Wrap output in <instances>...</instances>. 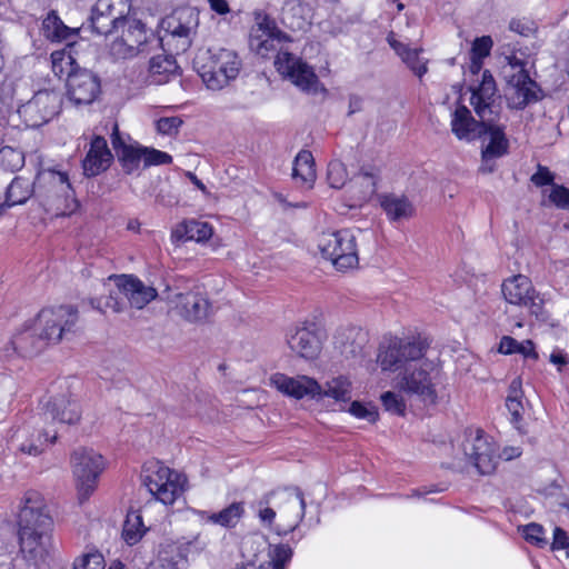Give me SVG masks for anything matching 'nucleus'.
<instances>
[{"instance_id": "obj_59", "label": "nucleus", "mask_w": 569, "mask_h": 569, "mask_svg": "<svg viewBox=\"0 0 569 569\" xmlns=\"http://www.w3.org/2000/svg\"><path fill=\"white\" fill-rule=\"evenodd\" d=\"M549 201L559 209L569 210V189L563 186L553 184L549 194Z\"/></svg>"}, {"instance_id": "obj_15", "label": "nucleus", "mask_w": 569, "mask_h": 569, "mask_svg": "<svg viewBox=\"0 0 569 569\" xmlns=\"http://www.w3.org/2000/svg\"><path fill=\"white\" fill-rule=\"evenodd\" d=\"M506 77L505 98L510 109L523 110L542 99L540 86L530 78L527 70L512 72Z\"/></svg>"}, {"instance_id": "obj_35", "label": "nucleus", "mask_w": 569, "mask_h": 569, "mask_svg": "<svg viewBox=\"0 0 569 569\" xmlns=\"http://www.w3.org/2000/svg\"><path fill=\"white\" fill-rule=\"evenodd\" d=\"M41 32L51 42L68 41L76 36V30L67 27L54 11L43 19Z\"/></svg>"}, {"instance_id": "obj_5", "label": "nucleus", "mask_w": 569, "mask_h": 569, "mask_svg": "<svg viewBox=\"0 0 569 569\" xmlns=\"http://www.w3.org/2000/svg\"><path fill=\"white\" fill-rule=\"evenodd\" d=\"M143 483L156 500L171 506L184 492L187 477L160 461H150L144 467Z\"/></svg>"}, {"instance_id": "obj_21", "label": "nucleus", "mask_w": 569, "mask_h": 569, "mask_svg": "<svg viewBox=\"0 0 569 569\" xmlns=\"http://www.w3.org/2000/svg\"><path fill=\"white\" fill-rule=\"evenodd\" d=\"M280 518L283 520V533L292 532L302 521L306 501L299 488H287L277 492Z\"/></svg>"}, {"instance_id": "obj_53", "label": "nucleus", "mask_w": 569, "mask_h": 569, "mask_svg": "<svg viewBox=\"0 0 569 569\" xmlns=\"http://www.w3.org/2000/svg\"><path fill=\"white\" fill-rule=\"evenodd\" d=\"M523 538L527 542L543 547L547 545V540L545 538V529L541 525H538L536 522H531L529 525H526L522 528Z\"/></svg>"}, {"instance_id": "obj_48", "label": "nucleus", "mask_w": 569, "mask_h": 569, "mask_svg": "<svg viewBox=\"0 0 569 569\" xmlns=\"http://www.w3.org/2000/svg\"><path fill=\"white\" fill-rule=\"evenodd\" d=\"M380 401L386 411L399 417L406 415L407 405L402 395L395 391H386L381 393Z\"/></svg>"}, {"instance_id": "obj_19", "label": "nucleus", "mask_w": 569, "mask_h": 569, "mask_svg": "<svg viewBox=\"0 0 569 569\" xmlns=\"http://www.w3.org/2000/svg\"><path fill=\"white\" fill-rule=\"evenodd\" d=\"M100 93V80L89 70L79 69L69 74L67 94L74 106L91 104Z\"/></svg>"}, {"instance_id": "obj_62", "label": "nucleus", "mask_w": 569, "mask_h": 569, "mask_svg": "<svg viewBox=\"0 0 569 569\" xmlns=\"http://www.w3.org/2000/svg\"><path fill=\"white\" fill-rule=\"evenodd\" d=\"M519 341L510 336H503L500 340L498 351L502 355H515Z\"/></svg>"}, {"instance_id": "obj_39", "label": "nucleus", "mask_w": 569, "mask_h": 569, "mask_svg": "<svg viewBox=\"0 0 569 569\" xmlns=\"http://www.w3.org/2000/svg\"><path fill=\"white\" fill-rule=\"evenodd\" d=\"M292 558V549L287 545H278L270 552V560L257 566L253 562L237 566L234 569H286Z\"/></svg>"}, {"instance_id": "obj_64", "label": "nucleus", "mask_w": 569, "mask_h": 569, "mask_svg": "<svg viewBox=\"0 0 569 569\" xmlns=\"http://www.w3.org/2000/svg\"><path fill=\"white\" fill-rule=\"evenodd\" d=\"M522 453V449L518 446H508L502 449L500 453H498V461L500 459L510 461L512 459H516L520 457Z\"/></svg>"}, {"instance_id": "obj_1", "label": "nucleus", "mask_w": 569, "mask_h": 569, "mask_svg": "<svg viewBox=\"0 0 569 569\" xmlns=\"http://www.w3.org/2000/svg\"><path fill=\"white\" fill-rule=\"evenodd\" d=\"M428 342L420 337H392L379 348L377 362L382 371H397L399 391L416 397L428 406L439 400L438 386L442 382L440 366L423 359Z\"/></svg>"}, {"instance_id": "obj_6", "label": "nucleus", "mask_w": 569, "mask_h": 569, "mask_svg": "<svg viewBox=\"0 0 569 569\" xmlns=\"http://www.w3.org/2000/svg\"><path fill=\"white\" fill-rule=\"evenodd\" d=\"M78 321L79 312L73 306L48 307L37 315L34 330L46 345H56L76 331Z\"/></svg>"}, {"instance_id": "obj_14", "label": "nucleus", "mask_w": 569, "mask_h": 569, "mask_svg": "<svg viewBox=\"0 0 569 569\" xmlns=\"http://www.w3.org/2000/svg\"><path fill=\"white\" fill-rule=\"evenodd\" d=\"M277 71L290 80L301 91L316 93L320 82L312 67L287 51H280L274 60Z\"/></svg>"}, {"instance_id": "obj_42", "label": "nucleus", "mask_w": 569, "mask_h": 569, "mask_svg": "<svg viewBox=\"0 0 569 569\" xmlns=\"http://www.w3.org/2000/svg\"><path fill=\"white\" fill-rule=\"evenodd\" d=\"M50 58L52 71L59 78L66 76L68 79L69 74H73L78 70L74 68L76 59L72 56V43H68L61 50L53 51Z\"/></svg>"}, {"instance_id": "obj_13", "label": "nucleus", "mask_w": 569, "mask_h": 569, "mask_svg": "<svg viewBox=\"0 0 569 569\" xmlns=\"http://www.w3.org/2000/svg\"><path fill=\"white\" fill-rule=\"evenodd\" d=\"M500 289L507 303L527 308L536 316L540 313L543 300L529 277L521 273L510 276L502 281Z\"/></svg>"}, {"instance_id": "obj_60", "label": "nucleus", "mask_w": 569, "mask_h": 569, "mask_svg": "<svg viewBox=\"0 0 569 569\" xmlns=\"http://www.w3.org/2000/svg\"><path fill=\"white\" fill-rule=\"evenodd\" d=\"M553 180L555 174L547 167L541 164L538 166L537 171L531 176V182L536 187L552 184Z\"/></svg>"}, {"instance_id": "obj_7", "label": "nucleus", "mask_w": 569, "mask_h": 569, "mask_svg": "<svg viewBox=\"0 0 569 569\" xmlns=\"http://www.w3.org/2000/svg\"><path fill=\"white\" fill-rule=\"evenodd\" d=\"M317 242L321 256L331 261L338 271H347L358 267L359 257L356 237L350 230L322 232Z\"/></svg>"}, {"instance_id": "obj_61", "label": "nucleus", "mask_w": 569, "mask_h": 569, "mask_svg": "<svg viewBox=\"0 0 569 569\" xmlns=\"http://www.w3.org/2000/svg\"><path fill=\"white\" fill-rule=\"evenodd\" d=\"M568 546H569V537H568L567 532L563 529L556 527L553 530V541L551 545L552 550L565 549Z\"/></svg>"}, {"instance_id": "obj_2", "label": "nucleus", "mask_w": 569, "mask_h": 569, "mask_svg": "<svg viewBox=\"0 0 569 569\" xmlns=\"http://www.w3.org/2000/svg\"><path fill=\"white\" fill-rule=\"evenodd\" d=\"M53 521L44 511L43 501L36 491L23 496L19 513L20 552L29 566L41 567L52 551Z\"/></svg>"}, {"instance_id": "obj_36", "label": "nucleus", "mask_w": 569, "mask_h": 569, "mask_svg": "<svg viewBox=\"0 0 569 569\" xmlns=\"http://www.w3.org/2000/svg\"><path fill=\"white\" fill-rule=\"evenodd\" d=\"M523 391L522 381L520 378H515L508 388V395L506 399V407L511 416L510 421L517 430L521 431L520 422L525 412L523 403Z\"/></svg>"}, {"instance_id": "obj_47", "label": "nucleus", "mask_w": 569, "mask_h": 569, "mask_svg": "<svg viewBox=\"0 0 569 569\" xmlns=\"http://www.w3.org/2000/svg\"><path fill=\"white\" fill-rule=\"evenodd\" d=\"M48 181L57 189V192L66 199L73 197V189L69 176L64 171L48 169L43 172Z\"/></svg>"}, {"instance_id": "obj_8", "label": "nucleus", "mask_w": 569, "mask_h": 569, "mask_svg": "<svg viewBox=\"0 0 569 569\" xmlns=\"http://www.w3.org/2000/svg\"><path fill=\"white\" fill-rule=\"evenodd\" d=\"M71 467L78 499L84 502L98 488L99 478L106 469V460L93 449L79 448L71 455Z\"/></svg>"}, {"instance_id": "obj_58", "label": "nucleus", "mask_w": 569, "mask_h": 569, "mask_svg": "<svg viewBox=\"0 0 569 569\" xmlns=\"http://www.w3.org/2000/svg\"><path fill=\"white\" fill-rule=\"evenodd\" d=\"M183 121L180 117H163L157 120V131L161 134L173 136L177 134Z\"/></svg>"}, {"instance_id": "obj_17", "label": "nucleus", "mask_w": 569, "mask_h": 569, "mask_svg": "<svg viewBox=\"0 0 569 569\" xmlns=\"http://www.w3.org/2000/svg\"><path fill=\"white\" fill-rule=\"evenodd\" d=\"M269 386L296 400L303 398L316 400V392L320 390L319 381L312 377L306 375L291 377L282 372L272 373L269 377Z\"/></svg>"}, {"instance_id": "obj_33", "label": "nucleus", "mask_w": 569, "mask_h": 569, "mask_svg": "<svg viewBox=\"0 0 569 569\" xmlns=\"http://www.w3.org/2000/svg\"><path fill=\"white\" fill-rule=\"evenodd\" d=\"M30 181L23 177H16L6 190L4 201L0 202V216L6 209L24 203L32 194Z\"/></svg>"}, {"instance_id": "obj_49", "label": "nucleus", "mask_w": 569, "mask_h": 569, "mask_svg": "<svg viewBox=\"0 0 569 569\" xmlns=\"http://www.w3.org/2000/svg\"><path fill=\"white\" fill-rule=\"evenodd\" d=\"M327 180L331 188L340 189L348 181V171L340 160H332L328 164Z\"/></svg>"}, {"instance_id": "obj_4", "label": "nucleus", "mask_w": 569, "mask_h": 569, "mask_svg": "<svg viewBox=\"0 0 569 569\" xmlns=\"http://www.w3.org/2000/svg\"><path fill=\"white\" fill-rule=\"evenodd\" d=\"M198 73L208 89L220 90L234 80L241 69L238 54L229 49L207 50L196 60Z\"/></svg>"}, {"instance_id": "obj_45", "label": "nucleus", "mask_w": 569, "mask_h": 569, "mask_svg": "<svg viewBox=\"0 0 569 569\" xmlns=\"http://www.w3.org/2000/svg\"><path fill=\"white\" fill-rule=\"evenodd\" d=\"M100 8L116 21L118 26H121L128 18L131 11V0H98Z\"/></svg>"}, {"instance_id": "obj_57", "label": "nucleus", "mask_w": 569, "mask_h": 569, "mask_svg": "<svg viewBox=\"0 0 569 569\" xmlns=\"http://www.w3.org/2000/svg\"><path fill=\"white\" fill-rule=\"evenodd\" d=\"M509 30L525 38L535 36L537 31V24L535 21L521 18L512 19L509 23Z\"/></svg>"}, {"instance_id": "obj_3", "label": "nucleus", "mask_w": 569, "mask_h": 569, "mask_svg": "<svg viewBox=\"0 0 569 569\" xmlns=\"http://www.w3.org/2000/svg\"><path fill=\"white\" fill-rule=\"evenodd\" d=\"M470 89V104L479 117L476 120L466 106H458L450 114L452 134L465 142H473L483 137L488 121H495L498 112L495 110L497 93L496 81L490 71H485L482 80Z\"/></svg>"}, {"instance_id": "obj_63", "label": "nucleus", "mask_w": 569, "mask_h": 569, "mask_svg": "<svg viewBox=\"0 0 569 569\" xmlns=\"http://www.w3.org/2000/svg\"><path fill=\"white\" fill-rule=\"evenodd\" d=\"M516 353L522 355L525 358L537 359L538 353L535 350V345L531 340H525L518 343Z\"/></svg>"}, {"instance_id": "obj_11", "label": "nucleus", "mask_w": 569, "mask_h": 569, "mask_svg": "<svg viewBox=\"0 0 569 569\" xmlns=\"http://www.w3.org/2000/svg\"><path fill=\"white\" fill-rule=\"evenodd\" d=\"M467 461L473 466L480 475H491L498 466V448L490 436L482 430H471L467 433L462 443Z\"/></svg>"}, {"instance_id": "obj_43", "label": "nucleus", "mask_w": 569, "mask_h": 569, "mask_svg": "<svg viewBox=\"0 0 569 569\" xmlns=\"http://www.w3.org/2000/svg\"><path fill=\"white\" fill-rule=\"evenodd\" d=\"M186 236L187 240H193L197 242L208 241L212 234V226L206 221H198L194 219L184 221L180 228L174 231V236L181 237V233Z\"/></svg>"}, {"instance_id": "obj_51", "label": "nucleus", "mask_w": 569, "mask_h": 569, "mask_svg": "<svg viewBox=\"0 0 569 569\" xmlns=\"http://www.w3.org/2000/svg\"><path fill=\"white\" fill-rule=\"evenodd\" d=\"M139 52L133 46L129 44L122 37L118 36L110 44V54L114 59H130Z\"/></svg>"}, {"instance_id": "obj_52", "label": "nucleus", "mask_w": 569, "mask_h": 569, "mask_svg": "<svg viewBox=\"0 0 569 569\" xmlns=\"http://www.w3.org/2000/svg\"><path fill=\"white\" fill-rule=\"evenodd\" d=\"M271 496H277V492H270V493L266 495L263 497V499H261L258 502V512H257L259 521L264 527H268V528H271L273 526L276 516H277L276 511L269 507V498Z\"/></svg>"}, {"instance_id": "obj_40", "label": "nucleus", "mask_w": 569, "mask_h": 569, "mask_svg": "<svg viewBox=\"0 0 569 569\" xmlns=\"http://www.w3.org/2000/svg\"><path fill=\"white\" fill-rule=\"evenodd\" d=\"M120 37H122L129 44L140 52L143 44L147 42L146 26L136 18H128L119 26Z\"/></svg>"}, {"instance_id": "obj_31", "label": "nucleus", "mask_w": 569, "mask_h": 569, "mask_svg": "<svg viewBox=\"0 0 569 569\" xmlns=\"http://www.w3.org/2000/svg\"><path fill=\"white\" fill-rule=\"evenodd\" d=\"M387 41L416 76L421 78L428 71L426 62L419 58L420 50L411 49L397 40L395 32L388 34Z\"/></svg>"}, {"instance_id": "obj_9", "label": "nucleus", "mask_w": 569, "mask_h": 569, "mask_svg": "<svg viewBox=\"0 0 569 569\" xmlns=\"http://www.w3.org/2000/svg\"><path fill=\"white\" fill-rule=\"evenodd\" d=\"M164 299L182 319L189 322H203L213 312L207 292L199 284L169 290Z\"/></svg>"}, {"instance_id": "obj_18", "label": "nucleus", "mask_w": 569, "mask_h": 569, "mask_svg": "<svg viewBox=\"0 0 569 569\" xmlns=\"http://www.w3.org/2000/svg\"><path fill=\"white\" fill-rule=\"evenodd\" d=\"M488 142L481 149V166L479 170L482 173H491L496 169L495 161L509 152V140L505 132V127L493 121H488L485 134Z\"/></svg>"}, {"instance_id": "obj_25", "label": "nucleus", "mask_w": 569, "mask_h": 569, "mask_svg": "<svg viewBox=\"0 0 569 569\" xmlns=\"http://www.w3.org/2000/svg\"><path fill=\"white\" fill-rule=\"evenodd\" d=\"M111 143L123 171L128 174L138 173L140 171L141 163H143L142 147L124 143L117 123H114L111 133Z\"/></svg>"}, {"instance_id": "obj_41", "label": "nucleus", "mask_w": 569, "mask_h": 569, "mask_svg": "<svg viewBox=\"0 0 569 569\" xmlns=\"http://www.w3.org/2000/svg\"><path fill=\"white\" fill-rule=\"evenodd\" d=\"M56 441L57 431L50 432L43 430L22 441L19 445L18 450L24 455L37 457L41 455L49 445H53Z\"/></svg>"}, {"instance_id": "obj_22", "label": "nucleus", "mask_w": 569, "mask_h": 569, "mask_svg": "<svg viewBox=\"0 0 569 569\" xmlns=\"http://www.w3.org/2000/svg\"><path fill=\"white\" fill-rule=\"evenodd\" d=\"M81 407L71 395L52 397L44 406L43 417L46 421H56L66 425H76L81 419Z\"/></svg>"}, {"instance_id": "obj_30", "label": "nucleus", "mask_w": 569, "mask_h": 569, "mask_svg": "<svg viewBox=\"0 0 569 569\" xmlns=\"http://www.w3.org/2000/svg\"><path fill=\"white\" fill-rule=\"evenodd\" d=\"M10 342L13 351L21 357L37 355L46 343L34 330V320L31 323H26L21 330L16 332Z\"/></svg>"}, {"instance_id": "obj_54", "label": "nucleus", "mask_w": 569, "mask_h": 569, "mask_svg": "<svg viewBox=\"0 0 569 569\" xmlns=\"http://www.w3.org/2000/svg\"><path fill=\"white\" fill-rule=\"evenodd\" d=\"M142 151L144 168L151 166L168 164L172 161V157L167 152L147 147H142Z\"/></svg>"}, {"instance_id": "obj_12", "label": "nucleus", "mask_w": 569, "mask_h": 569, "mask_svg": "<svg viewBox=\"0 0 569 569\" xmlns=\"http://www.w3.org/2000/svg\"><path fill=\"white\" fill-rule=\"evenodd\" d=\"M61 108V96L54 90H40L18 109L27 127L39 128L54 118Z\"/></svg>"}, {"instance_id": "obj_28", "label": "nucleus", "mask_w": 569, "mask_h": 569, "mask_svg": "<svg viewBox=\"0 0 569 569\" xmlns=\"http://www.w3.org/2000/svg\"><path fill=\"white\" fill-rule=\"evenodd\" d=\"M380 206L391 222L409 220L416 213L413 203L403 194L386 193L379 197Z\"/></svg>"}, {"instance_id": "obj_24", "label": "nucleus", "mask_w": 569, "mask_h": 569, "mask_svg": "<svg viewBox=\"0 0 569 569\" xmlns=\"http://www.w3.org/2000/svg\"><path fill=\"white\" fill-rule=\"evenodd\" d=\"M198 543V537L192 541H172L162 546L159 551L157 563L150 565L147 569H181L180 566L187 561L189 552Z\"/></svg>"}, {"instance_id": "obj_10", "label": "nucleus", "mask_w": 569, "mask_h": 569, "mask_svg": "<svg viewBox=\"0 0 569 569\" xmlns=\"http://www.w3.org/2000/svg\"><path fill=\"white\" fill-rule=\"evenodd\" d=\"M199 14L192 8H179L161 20L162 41L174 43L176 53L184 52L197 32Z\"/></svg>"}, {"instance_id": "obj_16", "label": "nucleus", "mask_w": 569, "mask_h": 569, "mask_svg": "<svg viewBox=\"0 0 569 569\" xmlns=\"http://www.w3.org/2000/svg\"><path fill=\"white\" fill-rule=\"evenodd\" d=\"M322 340V329L313 321H303L287 333L290 350L306 360H315L319 357Z\"/></svg>"}, {"instance_id": "obj_56", "label": "nucleus", "mask_w": 569, "mask_h": 569, "mask_svg": "<svg viewBox=\"0 0 569 569\" xmlns=\"http://www.w3.org/2000/svg\"><path fill=\"white\" fill-rule=\"evenodd\" d=\"M492 46L493 41L490 36L476 38L471 44L470 57L485 60L490 54Z\"/></svg>"}, {"instance_id": "obj_37", "label": "nucleus", "mask_w": 569, "mask_h": 569, "mask_svg": "<svg viewBox=\"0 0 569 569\" xmlns=\"http://www.w3.org/2000/svg\"><path fill=\"white\" fill-rule=\"evenodd\" d=\"M321 0H306L303 4H299V17L296 18L295 11V0H288L283 8V21L288 24L289 28L293 30H301L305 28L307 20L310 18V12L320 6Z\"/></svg>"}, {"instance_id": "obj_26", "label": "nucleus", "mask_w": 569, "mask_h": 569, "mask_svg": "<svg viewBox=\"0 0 569 569\" xmlns=\"http://www.w3.org/2000/svg\"><path fill=\"white\" fill-rule=\"evenodd\" d=\"M366 340V333L356 326H342L333 335L335 349L347 359L360 355Z\"/></svg>"}, {"instance_id": "obj_38", "label": "nucleus", "mask_w": 569, "mask_h": 569, "mask_svg": "<svg viewBox=\"0 0 569 569\" xmlns=\"http://www.w3.org/2000/svg\"><path fill=\"white\" fill-rule=\"evenodd\" d=\"M140 510H129L122 527V539L128 546L137 545L147 533Z\"/></svg>"}, {"instance_id": "obj_27", "label": "nucleus", "mask_w": 569, "mask_h": 569, "mask_svg": "<svg viewBox=\"0 0 569 569\" xmlns=\"http://www.w3.org/2000/svg\"><path fill=\"white\" fill-rule=\"evenodd\" d=\"M353 381L348 375H336L330 377L320 390L316 392V401L331 399L336 403H348L352 399Z\"/></svg>"}, {"instance_id": "obj_34", "label": "nucleus", "mask_w": 569, "mask_h": 569, "mask_svg": "<svg viewBox=\"0 0 569 569\" xmlns=\"http://www.w3.org/2000/svg\"><path fill=\"white\" fill-rule=\"evenodd\" d=\"M292 178L301 184L312 188L316 178V166L312 153L309 150H301L295 158Z\"/></svg>"}, {"instance_id": "obj_29", "label": "nucleus", "mask_w": 569, "mask_h": 569, "mask_svg": "<svg viewBox=\"0 0 569 569\" xmlns=\"http://www.w3.org/2000/svg\"><path fill=\"white\" fill-rule=\"evenodd\" d=\"M244 503L241 501L232 502L218 512L193 510V513L198 516L201 521L217 525L222 528H234L244 516Z\"/></svg>"}, {"instance_id": "obj_20", "label": "nucleus", "mask_w": 569, "mask_h": 569, "mask_svg": "<svg viewBox=\"0 0 569 569\" xmlns=\"http://www.w3.org/2000/svg\"><path fill=\"white\" fill-rule=\"evenodd\" d=\"M113 279L131 308L141 310L158 297L154 287L146 284L134 274H119Z\"/></svg>"}, {"instance_id": "obj_55", "label": "nucleus", "mask_w": 569, "mask_h": 569, "mask_svg": "<svg viewBox=\"0 0 569 569\" xmlns=\"http://www.w3.org/2000/svg\"><path fill=\"white\" fill-rule=\"evenodd\" d=\"M104 559L100 552L83 555L73 563L74 569H104Z\"/></svg>"}, {"instance_id": "obj_46", "label": "nucleus", "mask_w": 569, "mask_h": 569, "mask_svg": "<svg viewBox=\"0 0 569 569\" xmlns=\"http://www.w3.org/2000/svg\"><path fill=\"white\" fill-rule=\"evenodd\" d=\"M347 412L356 419L366 420L369 423H375L379 419L378 408L372 402H362L353 400L349 402Z\"/></svg>"}, {"instance_id": "obj_23", "label": "nucleus", "mask_w": 569, "mask_h": 569, "mask_svg": "<svg viewBox=\"0 0 569 569\" xmlns=\"http://www.w3.org/2000/svg\"><path fill=\"white\" fill-rule=\"evenodd\" d=\"M113 156L108 147L107 140L101 136H96L90 142V148L82 161L83 173L87 177H94L106 171Z\"/></svg>"}, {"instance_id": "obj_44", "label": "nucleus", "mask_w": 569, "mask_h": 569, "mask_svg": "<svg viewBox=\"0 0 569 569\" xmlns=\"http://www.w3.org/2000/svg\"><path fill=\"white\" fill-rule=\"evenodd\" d=\"M106 12L101 10L100 2L97 0L91 9L89 26L91 31L98 36H108L113 31H119V26Z\"/></svg>"}, {"instance_id": "obj_50", "label": "nucleus", "mask_w": 569, "mask_h": 569, "mask_svg": "<svg viewBox=\"0 0 569 569\" xmlns=\"http://www.w3.org/2000/svg\"><path fill=\"white\" fill-rule=\"evenodd\" d=\"M24 160L21 152L6 147L0 150V166L10 170L17 171L23 167Z\"/></svg>"}, {"instance_id": "obj_32", "label": "nucleus", "mask_w": 569, "mask_h": 569, "mask_svg": "<svg viewBox=\"0 0 569 569\" xmlns=\"http://www.w3.org/2000/svg\"><path fill=\"white\" fill-rule=\"evenodd\" d=\"M179 67L173 56L158 54L150 59L149 78L152 83L162 84L174 76Z\"/></svg>"}]
</instances>
